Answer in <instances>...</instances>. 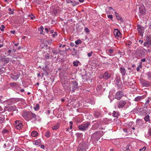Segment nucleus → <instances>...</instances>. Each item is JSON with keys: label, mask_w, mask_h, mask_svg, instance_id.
<instances>
[{"label": "nucleus", "mask_w": 151, "mask_h": 151, "mask_svg": "<svg viewBox=\"0 0 151 151\" xmlns=\"http://www.w3.org/2000/svg\"><path fill=\"white\" fill-rule=\"evenodd\" d=\"M90 124L89 122H86L79 125L78 127L80 130L84 131L88 129Z\"/></svg>", "instance_id": "f257e3e1"}, {"label": "nucleus", "mask_w": 151, "mask_h": 151, "mask_svg": "<svg viewBox=\"0 0 151 151\" xmlns=\"http://www.w3.org/2000/svg\"><path fill=\"white\" fill-rule=\"evenodd\" d=\"M147 52V50L144 48L142 49L138 48L136 50V54L138 56L142 57L145 55Z\"/></svg>", "instance_id": "f03ea898"}, {"label": "nucleus", "mask_w": 151, "mask_h": 151, "mask_svg": "<svg viewBox=\"0 0 151 151\" xmlns=\"http://www.w3.org/2000/svg\"><path fill=\"white\" fill-rule=\"evenodd\" d=\"M31 111L24 112L22 114V116L24 119L27 121H29L31 120Z\"/></svg>", "instance_id": "7ed1b4c3"}, {"label": "nucleus", "mask_w": 151, "mask_h": 151, "mask_svg": "<svg viewBox=\"0 0 151 151\" xmlns=\"http://www.w3.org/2000/svg\"><path fill=\"white\" fill-rule=\"evenodd\" d=\"M103 135V133L102 131H100L95 132L93 134L92 137L94 138H95L96 140H98Z\"/></svg>", "instance_id": "20e7f679"}, {"label": "nucleus", "mask_w": 151, "mask_h": 151, "mask_svg": "<svg viewBox=\"0 0 151 151\" xmlns=\"http://www.w3.org/2000/svg\"><path fill=\"white\" fill-rule=\"evenodd\" d=\"M129 102L127 101H120L117 103L118 108H123Z\"/></svg>", "instance_id": "39448f33"}, {"label": "nucleus", "mask_w": 151, "mask_h": 151, "mask_svg": "<svg viewBox=\"0 0 151 151\" xmlns=\"http://www.w3.org/2000/svg\"><path fill=\"white\" fill-rule=\"evenodd\" d=\"M22 126L23 125L21 121L18 120H17L15 121V126L17 129H21L22 128Z\"/></svg>", "instance_id": "423d86ee"}, {"label": "nucleus", "mask_w": 151, "mask_h": 151, "mask_svg": "<svg viewBox=\"0 0 151 151\" xmlns=\"http://www.w3.org/2000/svg\"><path fill=\"white\" fill-rule=\"evenodd\" d=\"M88 148L87 144H85L83 145L82 146L79 145V146L78 149V151H86V149Z\"/></svg>", "instance_id": "0eeeda50"}, {"label": "nucleus", "mask_w": 151, "mask_h": 151, "mask_svg": "<svg viewBox=\"0 0 151 151\" xmlns=\"http://www.w3.org/2000/svg\"><path fill=\"white\" fill-rule=\"evenodd\" d=\"M114 32V35L117 39H119L121 38V33L119 30L117 29H115Z\"/></svg>", "instance_id": "6e6552de"}, {"label": "nucleus", "mask_w": 151, "mask_h": 151, "mask_svg": "<svg viewBox=\"0 0 151 151\" xmlns=\"http://www.w3.org/2000/svg\"><path fill=\"white\" fill-rule=\"evenodd\" d=\"M111 74L108 72H106L103 74L102 77L104 79L107 80L111 76Z\"/></svg>", "instance_id": "1a4fd4ad"}, {"label": "nucleus", "mask_w": 151, "mask_h": 151, "mask_svg": "<svg viewBox=\"0 0 151 151\" xmlns=\"http://www.w3.org/2000/svg\"><path fill=\"white\" fill-rule=\"evenodd\" d=\"M139 12L141 14H145V7L143 5L140 6L139 8Z\"/></svg>", "instance_id": "9d476101"}, {"label": "nucleus", "mask_w": 151, "mask_h": 151, "mask_svg": "<svg viewBox=\"0 0 151 151\" xmlns=\"http://www.w3.org/2000/svg\"><path fill=\"white\" fill-rule=\"evenodd\" d=\"M123 95V93L122 91L117 92L116 93L115 98L118 100H119L122 97Z\"/></svg>", "instance_id": "9b49d317"}, {"label": "nucleus", "mask_w": 151, "mask_h": 151, "mask_svg": "<svg viewBox=\"0 0 151 151\" xmlns=\"http://www.w3.org/2000/svg\"><path fill=\"white\" fill-rule=\"evenodd\" d=\"M115 83L118 86H121L122 82L121 81L120 78L119 76H117L115 79Z\"/></svg>", "instance_id": "f8f14e48"}, {"label": "nucleus", "mask_w": 151, "mask_h": 151, "mask_svg": "<svg viewBox=\"0 0 151 151\" xmlns=\"http://www.w3.org/2000/svg\"><path fill=\"white\" fill-rule=\"evenodd\" d=\"M137 29L139 32L140 34H142L144 32V28L142 26L138 25Z\"/></svg>", "instance_id": "ddd939ff"}, {"label": "nucleus", "mask_w": 151, "mask_h": 151, "mask_svg": "<svg viewBox=\"0 0 151 151\" xmlns=\"http://www.w3.org/2000/svg\"><path fill=\"white\" fill-rule=\"evenodd\" d=\"M119 71L122 76H124L126 72V70L124 67L120 68L119 69Z\"/></svg>", "instance_id": "4468645a"}, {"label": "nucleus", "mask_w": 151, "mask_h": 151, "mask_svg": "<svg viewBox=\"0 0 151 151\" xmlns=\"http://www.w3.org/2000/svg\"><path fill=\"white\" fill-rule=\"evenodd\" d=\"M102 88V86L100 85H99L98 86H97L96 90L97 91V93L99 95L100 94H101V89Z\"/></svg>", "instance_id": "2eb2a0df"}, {"label": "nucleus", "mask_w": 151, "mask_h": 151, "mask_svg": "<svg viewBox=\"0 0 151 151\" xmlns=\"http://www.w3.org/2000/svg\"><path fill=\"white\" fill-rule=\"evenodd\" d=\"M131 147L130 145H127L123 147L122 149L124 151H130V149Z\"/></svg>", "instance_id": "dca6fc26"}, {"label": "nucleus", "mask_w": 151, "mask_h": 151, "mask_svg": "<svg viewBox=\"0 0 151 151\" xmlns=\"http://www.w3.org/2000/svg\"><path fill=\"white\" fill-rule=\"evenodd\" d=\"M6 100L5 96H0V102L2 103H4L6 102Z\"/></svg>", "instance_id": "f3484780"}, {"label": "nucleus", "mask_w": 151, "mask_h": 151, "mask_svg": "<svg viewBox=\"0 0 151 151\" xmlns=\"http://www.w3.org/2000/svg\"><path fill=\"white\" fill-rule=\"evenodd\" d=\"M6 102H7L8 105H11L14 103V100L13 99L6 100Z\"/></svg>", "instance_id": "a211bd4d"}, {"label": "nucleus", "mask_w": 151, "mask_h": 151, "mask_svg": "<svg viewBox=\"0 0 151 151\" xmlns=\"http://www.w3.org/2000/svg\"><path fill=\"white\" fill-rule=\"evenodd\" d=\"M31 120L33 119L34 120H35L36 119V115L34 113L31 112Z\"/></svg>", "instance_id": "6ab92c4d"}, {"label": "nucleus", "mask_w": 151, "mask_h": 151, "mask_svg": "<svg viewBox=\"0 0 151 151\" xmlns=\"http://www.w3.org/2000/svg\"><path fill=\"white\" fill-rule=\"evenodd\" d=\"M94 116L95 118H99L101 116V114L98 111H96L94 114Z\"/></svg>", "instance_id": "aec40b11"}, {"label": "nucleus", "mask_w": 151, "mask_h": 151, "mask_svg": "<svg viewBox=\"0 0 151 151\" xmlns=\"http://www.w3.org/2000/svg\"><path fill=\"white\" fill-rule=\"evenodd\" d=\"M144 97L143 96H138L137 97H136L135 98V100L136 101H140L141 99H144Z\"/></svg>", "instance_id": "412c9836"}, {"label": "nucleus", "mask_w": 151, "mask_h": 151, "mask_svg": "<svg viewBox=\"0 0 151 151\" xmlns=\"http://www.w3.org/2000/svg\"><path fill=\"white\" fill-rule=\"evenodd\" d=\"M43 56L44 57L45 59L47 60L50 58V56L49 54L48 53H45L43 55Z\"/></svg>", "instance_id": "4be33fe9"}, {"label": "nucleus", "mask_w": 151, "mask_h": 151, "mask_svg": "<svg viewBox=\"0 0 151 151\" xmlns=\"http://www.w3.org/2000/svg\"><path fill=\"white\" fill-rule=\"evenodd\" d=\"M38 134V133L35 131H32L31 133V135L32 137H36Z\"/></svg>", "instance_id": "5701e85b"}, {"label": "nucleus", "mask_w": 151, "mask_h": 151, "mask_svg": "<svg viewBox=\"0 0 151 151\" xmlns=\"http://www.w3.org/2000/svg\"><path fill=\"white\" fill-rule=\"evenodd\" d=\"M114 52V50L112 49H109L108 50V55L110 56H112Z\"/></svg>", "instance_id": "b1692460"}, {"label": "nucleus", "mask_w": 151, "mask_h": 151, "mask_svg": "<svg viewBox=\"0 0 151 151\" xmlns=\"http://www.w3.org/2000/svg\"><path fill=\"white\" fill-rule=\"evenodd\" d=\"M137 124L142 126L143 124V121L142 120L139 119L137 120Z\"/></svg>", "instance_id": "393cba45"}, {"label": "nucleus", "mask_w": 151, "mask_h": 151, "mask_svg": "<svg viewBox=\"0 0 151 151\" xmlns=\"http://www.w3.org/2000/svg\"><path fill=\"white\" fill-rule=\"evenodd\" d=\"M41 143V141L39 140H37L35 141L34 143V144L35 145L37 146H40V145Z\"/></svg>", "instance_id": "a878e982"}, {"label": "nucleus", "mask_w": 151, "mask_h": 151, "mask_svg": "<svg viewBox=\"0 0 151 151\" xmlns=\"http://www.w3.org/2000/svg\"><path fill=\"white\" fill-rule=\"evenodd\" d=\"M59 124L58 123L56 125L53 126L52 127V129L53 130H56L59 127Z\"/></svg>", "instance_id": "bb28decb"}, {"label": "nucleus", "mask_w": 151, "mask_h": 151, "mask_svg": "<svg viewBox=\"0 0 151 151\" xmlns=\"http://www.w3.org/2000/svg\"><path fill=\"white\" fill-rule=\"evenodd\" d=\"M40 108V105L39 104H37L34 107V110L35 111H38Z\"/></svg>", "instance_id": "cd10ccee"}, {"label": "nucleus", "mask_w": 151, "mask_h": 151, "mask_svg": "<svg viewBox=\"0 0 151 151\" xmlns=\"http://www.w3.org/2000/svg\"><path fill=\"white\" fill-rule=\"evenodd\" d=\"M116 17L118 20H122V18L116 12H115Z\"/></svg>", "instance_id": "c85d7f7f"}, {"label": "nucleus", "mask_w": 151, "mask_h": 151, "mask_svg": "<svg viewBox=\"0 0 151 151\" xmlns=\"http://www.w3.org/2000/svg\"><path fill=\"white\" fill-rule=\"evenodd\" d=\"M144 120L146 122H149L150 121V116L148 115L146 116L144 118Z\"/></svg>", "instance_id": "c756f323"}, {"label": "nucleus", "mask_w": 151, "mask_h": 151, "mask_svg": "<svg viewBox=\"0 0 151 151\" xmlns=\"http://www.w3.org/2000/svg\"><path fill=\"white\" fill-rule=\"evenodd\" d=\"M147 40V43L148 44V46H147V47H149V45H151V40L147 39H146Z\"/></svg>", "instance_id": "7c9ffc66"}, {"label": "nucleus", "mask_w": 151, "mask_h": 151, "mask_svg": "<svg viewBox=\"0 0 151 151\" xmlns=\"http://www.w3.org/2000/svg\"><path fill=\"white\" fill-rule=\"evenodd\" d=\"M3 61L5 63H7L9 62V59L8 58H4L3 59Z\"/></svg>", "instance_id": "2f4dec72"}, {"label": "nucleus", "mask_w": 151, "mask_h": 151, "mask_svg": "<svg viewBox=\"0 0 151 151\" xmlns=\"http://www.w3.org/2000/svg\"><path fill=\"white\" fill-rule=\"evenodd\" d=\"M43 29H44V28L42 26H41L40 27V29H39V30L40 31V34H42V32L43 31Z\"/></svg>", "instance_id": "473e14b6"}, {"label": "nucleus", "mask_w": 151, "mask_h": 151, "mask_svg": "<svg viewBox=\"0 0 151 151\" xmlns=\"http://www.w3.org/2000/svg\"><path fill=\"white\" fill-rule=\"evenodd\" d=\"M147 60H148V62L151 63V56H148L147 58Z\"/></svg>", "instance_id": "72a5a7b5"}, {"label": "nucleus", "mask_w": 151, "mask_h": 151, "mask_svg": "<svg viewBox=\"0 0 151 151\" xmlns=\"http://www.w3.org/2000/svg\"><path fill=\"white\" fill-rule=\"evenodd\" d=\"M81 43V40H77L76 41L75 43L76 45H78Z\"/></svg>", "instance_id": "f704fd0d"}, {"label": "nucleus", "mask_w": 151, "mask_h": 151, "mask_svg": "<svg viewBox=\"0 0 151 151\" xmlns=\"http://www.w3.org/2000/svg\"><path fill=\"white\" fill-rule=\"evenodd\" d=\"M79 63V61H74L73 62V64L74 66H77L78 65V63Z\"/></svg>", "instance_id": "c9c22d12"}, {"label": "nucleus", "mask_w": 151, "mask_h": 151, "mask_svg": "<svg viewBox=\"0 0 151 151\" xmlns=\"http://www.w3.org/2000/svg\"><path fill=\"white\" fill-rule=\"evenodd\" d=\"M45 136L47 137H49L50 136V132L48 131L47 132L45 133Z\"/></svg>", "instance_id": "e433bc0d"}, {"label": "nucleus", "mask_w": 151, "mask_h": 151, "mask_svg": "<svg viewBox=\"0 0 151 151\" xmlns=\"http://www.w3.org/2000/svg\"><path fill=\"white\" fill-rule=\"evenodd\" d=\"M97 124H94L93 126V128L95 129H97L98 128H99V125L97 126Z\"/></svg>", "instance_id": "4c0bfd02"}, {"label": "nucleus", "mask_w": 151, "mask_h": 151, "mask_svg": "<svg viewBox=\"0 0 151 151\" xmlns=\"http://www.w3.org/2000/svg\"><path fill=\"white\" fill-rule=\"evenodd\" d=\"M4 26L2 25H1V27H0V30H1V31H3L4 30Z\"/></svg>", "instance_id": "58836bf2"}, {"label": "nucleus", "mask_w": 151, "mask_h": 151, "mask_svg": "<svg viewBox=\"0 0 151 151\" xmlns=\"http://www.w3.org/2000/svg\"><path fill=\"white\" fill-rule=\"evenodd\" d=\"M8 131L7 129H4L2 131L3 133H7L8 132Z\"/></svg>", "instance_id": "ea45409f"}, {"label": "nucleus", "mask_w": 151, "mask_h": 151, "mask_svg": "<svg viewBox=\"0 0 151 151\" xmlns=\"http://www.w3.org/2000/svg\"><path fill=\"white\" fill-rule=\"evenodd\" d=\"M29 17H30V19L32 20L34 19L35 18V17H34V16H33L32 15H29Z\"/></svg>", "instance_id": "a19ab883"}, {"label": "nucleus", "mask_w": 151, "mask_h": 151, "mask_svg": "<svg viewBox=\"0 0 151 151\" xmlns=\"http://www.w3.org/2000/svg\"><path fill=\"white\" fill-rule=\"evenodd\" d=\"M52 52L55 55H57L58 53V52H56L55 50H52Z\"/></svg>", "instance_id": "79ce46f5"}, {"label": "nucleus", "mask_w": 151, "mask_h": 151, "mask_svg": "<svg viewBox=\"0 0 151 151\" xmlns=\"http://www.w3.org/2000/svg\"><path fill=\"white\" fill-rule=\"evenodd\" d=\"M116 112L115 111H114L113 112V116L114 117H117V115H116Z\"/></svg>", "instance_id": "37998d69"}, {"label": "nucleus", "mask_w": 151, "mask_h": 151, "mask_svg": "<svg viewBox=\"0 0 151 151\" xmlns=\"http://www.w3.org/2000/svg\"><path fill=\"white\" fill-rule=\"evenodd\" d=\"M149 102L150 101L149 100H147V101H146L145 104V105L146 106H148V105L149 104Z\"/></svg>", "instance_id": "c03bdc74"}, {"label": "nucleus", "mask_w": 151, "mask_h": 151, "mask_svg": "<svg viewBox=\"0 0 151 151\" xmlns=\"http://www.w3.org/2000/svg\"><path fill=\"white\" fill-rule=\"evenodd\" d=\"M107 17L108 18L110 19H113V16L112 15H108Z\"/></svg>", "instance_id": "a18cd8bd"}, {"label": "nucleus", "mask_w": 151, "mask_h": 151, "mask_svg": "<svg viewBox=\"0 0 151 151\" xmlns=\"http://www.w3.org/2000/svg\"><path fill=\"white\" fill-rule=\"evenodd\" d=\"M93 53L92 52H90L88 53V57H90L92 55V54Z\"/></svg>", "instance_id": "49530a36"}, {"label": "nucleus", "mask_w": 151, "mask_h": 151, "mask_svg": "<svg viewBox=\"0 0 151 151\" xmlns=\"http://www.w3.org/2000/svg\"><path fill=\"white\" fill-rule=\"evenodd\" d=\"M57 35V33L56 32H55L54 34H52V35L53 37H55V36Z\"/></svg>", "instance_id": "de8ad7c7"}, {"label": "nucleus", "mask_w": 151, "mask_h": 151, "mask_svg": "<svg viewBox=\"0 0 151 151\" xmlns=\"http://www.w3.org/2000/svg\"><path fill=\"white\" fill-rule=\"evenodd\" d=\"M4 119L2 117H0V122H2L4 121Z\"/></svg>", "instance_id": "09e8293b"}, {"label": "nucleus", "mask_w": 151, "mask_h": 151, "mask_svg": "<svg viewBox=\"0 0 151 151\" xmlns=\"http://www.w3.org/2000/svg\"><path fill=\"white\" fill-rule=\"evenodd\" d=\"M147 75L148 77L149 78H151V73H147Z\"/></svg>", "instance_id": "8fccbe9b"}, {"label": "nucleus", "mask_w": 151, "mask_h": 151, "mask_svg": "<svg viewBox=\"0 0 151 151\" xmlns=\"http://www.w3.org/2000/svg\"><path fill=\"white\" fill-rule=\"evenodd\" d=\"M144 45L145 46H147H147H148V44H147V42H145L144 43Z\"/></svg>", "instance_id": "3c124183"}, {"label": "nucleus", "mask_w": 151, "mask_h": 151, "mask_svg": "<svg viewBox=\"0 0 151 151\" xmlns=\"http://www.w3.org/2000/svg\"><path fill=\"white\" fill-rule=\"evenodd\" d=\"M108 9L109 10H113V11H114V9H113L112 7H108Z\"/></svg>", "instance_id": "603ef678"}, {"label": "nucleus", "mask_w": 151, "mask_h": 151, "mask_svg": "<svg viewBox=\"0 0 151 151\" xmlns=\"http://www.w3.org/2000/svg\"><path fill=\"white\" fill-rule=\"evenodd\" d=\"M85 31L87 33L89 32V30L88 28H86L85 29Z\"/></svg>", "instance_id": "864d4df0"}, {"label": "nucleus", "mask_w": 151, "mask_h": 151, "mask_svg": "<svg viewBox=\"0 0 151 151\" xmlns=\"http://www.w3.org/2000/svg\"><path fill=\"white\" fill-rule=\"evenodd\" d=\"M11 33L14 34L15 33V31L14 30H13L11 31Z\"/></svg>", "instance_id": "5fc2aeb1"}, {"label": "nucleus", "mask_w": 151, "mask_h": 151, "mask_svg": "<svg viewBox=\"0 0 151 151\" xmlns=\"http://www.w3.org/2000/svg\"><path fill=\"white\" fill-rule=\"evenodd\" d=\"M146 61V59L145 58H143L141 60V61L142 62H145Z\"/></svg>", "instance_id": "6e6d98bb"}, {"label": "nucleus", "mask_w": 151, "mask_h": 151, "mask_svg": "<svg viewBox=\"0 0 151 151\" xmlns=\"http://www.w3.org/2000/svg\"><path fill=\"white\" fill-rule=\"evenodd\" d=\"M123 131L126 133H127V130L126 129H123Z\"/></svg>", "instance_id": "4d7b16f0"}, {"label": "nucleus", "mask_w": 151, "mask_h": 151, "mask_svg": "<svg viewBox=\"0 0 151 151\" xmlns=\"http://www.w3.org/2000/svg\"><path fill=\"white\" fill-rule=\"evenodd\" d=\"M149 133L150 135L151 136V128L149 129Z\"/></svg>", "instance_id": "13d9d810"}, {"label": "nucleus", "mask_w": 151, "mask_h": 151, "mask_svg": "<svg viewBox=\"0 0 151 151\" xmlns=\"http://www.w3.org/2000/svg\"><path fill=\"white\" fill-rule=\"evenodd\" d=\"M4 72V71L1 69H0V73H2Z\"/></svg>", "instance_id": "bf43d9fd"}, {"label": "nucleus", "mask_w": 151, "mask_h": 151, "mask_svg": "<svg viewBox=\"0 0 151 151\" xmlns=\"http://www.w3.org/2000/svg\"><path fill=\"white\" fill-rule=\"evenodd\" d=\"M147 39H149L151 40V35H150L149 37H147Z\"/></svg>", "instance_id": "052dcab7"}, {"label": "nucleus", "mask_w": 151, "mask_h": 151, "mask_svg": "<svg viewBox=\"0 0 151 151\" xmlns=\"http://www.w3.org/2000/svg\"><path fill=\"white\" fill-rule=\"evenodd\" d=\"M76 54V52H73L72 54V55H75Z\"/></svg>", "instance_id": "680f3d73"}, {"label": "nucleus", "mask_w": 151, "mask_h": 151, "mask_svg": "<svg viewBox=\"0 0 151 151\" xmlns=\"http://www.w3.org/2000/svg\"><path fill=\"white\" fill-rule=\"evenodd\" d=\"M45 30L46 31V32H49L48 29L47 28H45Z\"/></svg>", "instance_id": "e2e57ef3"}, {"label": "nucleus", "mask_w": 151, "mask_h": 151, "mask_svg": "<svg viewBox=\"0 0 151 151\" xmlns=\"http://www.w3.org/2000/svg\"><path fill=\"white\" fill-rule=\"evenodd\" d=\"M44 146L43 145H41V147L43 149H44Z\"/></svg>", "instance_id": "0e129e2a"}, {"label": "nucleus", "mask_w": 151, "mask_h": 151, "mask_svg": "<svg viewBox=\"0 0 151 151\" xmlns=\"http://www.w3.org/2000/svg\"><path fill=\"white\" fill-rule=\"evenodd\" d=\"M15 85V83H10V85L11 86H14Z\"/></svg>", "instance_id": "69168bd1"}, {"label": "nucleus", "mask_w": 151, "mask_h": 151, "mask_svg": "<svg viewBox=\"0 0 151 151\" xmlns=\"http://www.w3.org/2000/svg\"><path fill=\"white\" fill-rule=\"evenodd\" d=\"M20 91L21 92H23L24 91V90L23 89H20Z\"/></svg>", "instance_id": "338daca9"}, {"label": "nucleus", "mask_w": 151, "mask_h": 151, "mask_svg": "<svg viewBox=\"0 0 151 151\" xmlns=\"http://www.w3.org/2000/svg\"><path fill=\"white\" fill-rule=\"evenodd\" d=\"M146 149V147H143V148H142V149H143V151H145V150Z\"/></svg>", "instance_id": "774afa93"}]
</instances>
